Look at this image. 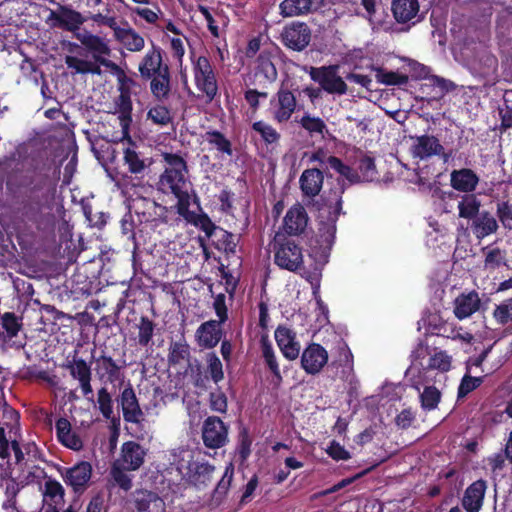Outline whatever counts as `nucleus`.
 I'll return each mask as SVG.
<instances>
[{
	"label": "nucleus",
	"instance_id": "nucleus-5",
	"mask_svg": "<svg viewBox=\"0 0 512 512\" xmlns=\"http://www.w3.org/2000/svg\"><path fill=\"white\" fill-rule=\"evenodd\" d=\"M19 432V413L12 408L4 409L0 423V458L7 460V470L11 465L10 448L14 453L15 464L20 465L24 460V454L17 440Z\"/></svg>",
	"mask_w": 512,
	"mask_h": 512
},
{
	"label": "nucleus",
	"instance_id": "nucleus-14",
	"mask_svg": "<svg viewBox=\"0 0 512 512\" xmlns=\"http://www.w3.org/2000/svg\"><path fill=\"white\" fill-rule=\"evenodd\" d=\"M280 41L286 48L301 52L311 41V29L305 22L293 21L283 27Z\"/></svg>",
	"mask_w": 512,
	"mask_h": 512
},
{
	"label": "nucleus",
	"instance_id": "nucleus-64",
	"mask_svg": "<svg viewBox=\"0 0 512 512\" xmlns=\"http://www.w3.org/2000/svg\"><path fill=\"white\" fill-rule=\"evenodd\" d=\"M493 317L499 325H506L512 322V297L496 305Z\"/></svg>",
	"mask_w": 512,
	"mask_h": 512
},
{
	"label": "nucleus",
	"instance_id": "nucleus-32",
	"mask_svg": "<svg viewBox=\"0 0 512 512\" xmlns=\"http://www.w3.org/2000/svg\"><path fill=\"white\" fill-rule=\"evenodd\" d=\"M487 489V482L478 479L471 483L465 490L462 498V506L467 512H479L483 505Z\"/></svg>",
	"mask_w": 512,
	"mask_h": 512
},
{
	"label": "nucleus",
	"instance_id": "nucleus-38",
	"mask_svg": "<svg viewBox=\"0 0 512 512\" xmlns=\"http://www.w3.org/2000/svg\"><path fill=\"white\" fill-rule=\"evenodd\" d=\"M480 304L479 295L475 290L461 293L454 301V315L459 320L466 319L479 310Z\"/></svg>",
	"mask_w": 512,
	"mask_h": 512
},
{
	"label": "nucleus",
	"instance_id": "nucleus-55",
	"mask_svg": "<svg viewBox=\"0 0 512 512\" xmlns=\"http://www.w3.org/2000/svg\"><path fill=\"white\" fill-rule=\"evenodd\" d=\"M65 64L68 68L74 69L76 73L80 74H100L101 69L99 66L93 64L90 61L80 59L76 56L67 55L65 57Z\"/></svg>",
	"mask_w": 512,
	"mask_h": 512
},
{
	"label": "nucleus",
	"instance_id": "nucleus-10",
	"mask_svg": "<svg viewBox=\"0 0 512 512\" xmlns=\"http://www.w3.org/2000/svg\"><path fill=\"white\" fill-rule=\"evenodd\" d=\"M278 78L276 58L270 51H262L257 56L253 69L248 77L249 85L267 89Z\"/></svg>",
	"mask_w": 512,
	"mask_h": 512
},
{
	"label": "nucleus",
	"instance_id": "nucleus-19",
	"mask_svg": "<svg viewBox=\"0 0 512 512\" xmlns=\"http://www.w3.org/2000/svg\"><path fill=\"white\" fill-rule=\"evenodd\" d=\"M126 367L125 360H114L111 356L102 351L96 359V372L100 379H106L109 383L123 382Z\"/></svg>",
	"mask_w": 512,
	"mask_h": 512
},
{
	"label": "nucleus",
	"instance_id": "nucleus-11",
	"mask_svg": "<svg viewBox=\"0 0 512 512\" xmlns=\"http://www.w3.org/2000/svg\"><path fill=\"white\" fill-rule=\"evenodd\" d=\"M201 438L208 449L222 448L229 442V425L218 416H208L202 423Z\"/></svg>",
	"mask_w": 512,
	"mask_h": 512
},
{
	"label": "nucleus",
	"instance_id": "nucleus-6",
	"mask_svg": "<svg viewBox=\"0 0 512 512\" xmlns=\"http://www.w3.org/2000/svg\"><path fill=\"white\" fill-rule=\"evenodd\" d=\"M189 185L186 174L176 171H164L158 181L159 191L164 194H172L177 199L176 210L180 216H186L189 213Z\"/></svg>",
	"mask_w": 512,
	"mask_h": 512
},
{
	"label": "nucleus",
	"instance_id": "nucleus-33",
	"mask_svg": "<svg viewBox=\"0 0 512 512\" xmlns=\"http://www.w3.org/2000/svg\"><path fill=\"white\" fill-rule=\"evenodd\" d=\"M133 502L136 512H166L164 500L152 491H135Z\"/></svg>",
	"mask_w": 512,
	"mask_h": 512
},
{
	"label": "nucleus",
	"instance_id": "nucleus-26",
	"mask_svg": "<svg viewBox=\"0 0 512 512\" xmlns=\"http://www.w3.org/2000/svg\"><path fill=\"white\" fill-rule=\"evenodd\" d=\"M223 330L216 320L203 322L196 330L195 339L202 349H213L222 340Z\"/></svg>",
	"mask_w": 512,
	"mask_h": 512
},
{
	"label": "nucleus",
	"instance_id": "nucleus-46",
	"mask_svg": "<svg viewBox=\"0 0 512 512\" xmlns=\"http://www.w3.org/2000/svg\"><path fill=\"white\" fill-rule=\"evenodd\" d=\"M357 171L361 176V182H372L378 179V171L375 164V158L369 153L359 150Z\"/></svg>",
	"mask_w": 512,
	"mask_h": 512
},
{
	"label": "nucleus",
	"instance_id": "nucleus-54",
	"mask_svg": "<svg viewBox=\"0 0 512 512\" xmlns=\"http://www.w3.org/2000/svg\"><path fill=\"white\" fill-rule=\"evenodd\" d=\"M301 127L306 130L311 136L321 135L324 137V133L327 132V126L323 119L320 117L311 116L306 113L302 116L299 121Z\"/></svg>",
	"mask_w": 512,
	"mask_h": 512
},
{
	"label": "nucleus",
	"instance_id": "nucleus-23",
	"mask_svg": "<svg viewBox=\"0 0 512 512\" xmlns=\"http://www.w3.org/2000/svg\"><path fill=\"white\" fill-rule=\"evenodd\" d=\"M48 18L53 26L69 32H76L87 20L80 12L64 5H59L58 11H50Z\"/></svg>",
	"mask_w": 512,
	"mask_h": 512
},
{
	"label": "nucleus",
	"instance_id": "nucleus-29",
	"mask_svg": "<svg viewBox=\"0 0 512 512\" xmlns=\"http://www.w3.org/2000/svg\"><path fill=\"white\" fill-rule=\"evenodd\" d=\"M324 173L318 168H308L302 172L299 185L303 197L313 199L319 195L323 187Z\"/></svg>",
	"mask_w": 512,
	"mask_h": 512
},
{
	"label": "nucleus",
	"instance_id": "nucleus-20",
	"mask_svg": "<svg viewBox=\"0 0 512 512\" xmlns=\"http://www.w3.org/2000/svg\"><path fill=\"white\" fill-rule=\"evenodd\" d=\"M327 362L328 352L318 343L309 344L302 352L301 367L307 374H318Z\"/></svg>",
	"mask_w": 512,
	"mask_h": 512
},
{
	"label": "nucleus",
	"instance_id": "nucleus-62",
	"mask_svg": "<svg viewBox=\"0 0 512 512\" xmlns=\"http://www.w3.org/2000/svg\"><path fill=\"white\" fill-rule=\"evenodd\" d=\"M209 408L213 412L220 414H226L228 410V399L226 394L217 387L214 391L209 394Z\"/></svg>",
	"mask_w": 512,
	"mask_h": 512
},
{
	"label": "nucleus",
	"instance_id": "nucleus-16",
	"mask_svg": "<svg viewBox=\"0 0 512 512\" xmlns=\"http://www.w3.org/2000/svg\"><path fill=\"white\" fill-rule=\"evenodd\" d=\"M273 118L278 123L287 122L296 110L297 100L292 91L281 87L271 99Z\"/></svg>",
	"mask_w": 512,
	"mask_h": 512
},
{
	"label": "nucleus",
	"instance_id": "nucleus-7",
	"mask_svg": "<svg viewBox=\"0 0 512 512\" xmlns=\"http://www.w3.org/2000/svg\"><path fill=\"white\" fill-rule=\"evenodd\" d=\"M274 263L283 270L298 272L304 267L302 247L294 240L275 237L273 243Z\"/></svg>",
	"mask_w": 512,
	"mask_h": 512
},
{
	"label": "nucleus",
	"instance_id": "nucleus-28",
	"mask_svg": "<svg viewBox=\"0 0 512 512\" xmlns=\"http://www.w3.org/2000/svg\"><path fill=\"white\" fill-rule=\"evenodd\" d=\"M276 343L283 356L288 360H295L300 353V345L296 341V333L290 328L279 325L274 333Z\"/></svg>",
	"mask_w": 512,
	"mask_h": 512
},
{
	"label": "nucleus",
	"instance_id": "nucleus-36",
	"mask_svg": "<svg viewBox=\"0 0 512 512\" xmlns=\"http://www.w3.org/2000/svg\"><path fill=\"white\" fill-rule=\"evenodd\" d=\"M95 276H88L86 268H77L75 273L67 281L66 286L70 288L71 293L76 298L89 296L94 290Z\"/></svg>",
	"mask_w": 512,
	"mask_h": 512
},
{
	"label": "nucleus",
	"instance_id": "nucleus-39",
	"mask_svg": "<svg viewBox=\"0 0 512 512\" xmlns=\"http://www.w3.org/2000/svg\"><path fill=\"white\" fill-rule=\"evenodd\" d=\"M496 38L501 51L512 45V7L505 8L497 15Z\"/></svg>",
	"mask_w": 512,
	"mask_h": 512
},
{
	"label": "nucleus",
	"instance_id": "nucleus-57",
	"mask_svg": "<svg viewBox=\"0 0 512 512\" xmlns=\"http://www.w3.org/2000/svg\"><path fill=\"white\" fill-rule=\"evenodd\" d=\"M252 130L259 133L266 145L276 144L280 140V134L271 125L264 121H256L252 124Z\"/></svg>",
	"mask_w": 512,
	"mask_h": 512
},
{
	"label": "nucleus",
	"instance_id": "nucleus-8",
	"mask_svg": "<svg viewBox=\"0 0 512 512\" xmlns=\"http://www.w3.org/2000/svg\"><path fill=\"white\" fill-rule=\"evenodd\" d=\"M410 138L413 140V144L410 148L413 158L425 160L433 156H438L444 163H447L459 151L458 148H449L445 150L439 139L433 135L424 134L420 136H411Z\"/></svg>",
	"mask_w": 512,
	"mask_h": 512
},
{
	"label": "nucleus",
	"instance_id": "nucleus-50",
	"mask_svg": "<svg viewBox=\"0 0 512 512\" xmlns=\"http://www.w3.org/2000/svg\"><path fill=\"white\" fill-rule=\"evenodd\" d=\"M328 165L330 169L345 177L351 184L361 183V176L358 171L346 165L340 158L331 156Z\"/></svg>",
	"mask_w": 512,
	"mask_h": 512
},
{
	"label": "nucleus",
	"instance_id": "nucleus-49",
	"mask_svg": "<svg viewBox=\"0 0 512 512\" xmlns=\"http://www.w3.org/2000/svg\"><path fill=\"white\" fill-rule=\"evenodd\" d=\"M205 140L209 145L216 148L217 151L228 156L233 155L231 141L220 131L210 130L205 133Z\"/></svg>",
	"mask_w": 512,
	"mask_h": 512
},
{
	"label": "nucleus",
	"instance_id": "nucleus-59",
	"mask_svg": "<svg viewBox=\"0 0 512 512\" xmlns=\"http://www.w3.org/2000/svg\"><path fill=\"white\" fill-rule=\"evenodd\" d=\"M234 476V466L232 463H229L225 471L223 473L222 478L217 483L214 491H213V498L216 500H222L226 494L228 493V490L231 486L232 480Z\"/></svg>",
	"mask_w": 512,
	"mask_h": 512
},
{
	"label": "nucleus",
	"instance_id": "nucleus-61",
	"mask_svg": "<svg viewBox=\"0 0 512 512\" xmlns=\"http://www.w3.org/2000/svg\"><path fill=\"white\" fill-rule=\"evenodd\" d=\"M148 119L154 124L166 126L172 122L170 110L164 105H155L151 107L147 113Z\"/></svg>",
	"mask_w": 512,
	"mask_h": 512
},
{
	"label": "nucleus",
	"instance_id": "nucleus-34",
	"mask_svg": "<svg viewBox=\"0 0 512 512\" xmlns=\"http://www.w3.org/2000/svg\"><path fill=\"white\" fill-rule=\"evenodd\" d=\"M145 449L135 441L124 442L121 446V459L125 470L134 471L144 463Z\"/></svg>",
	"mask_w": 512,
	"mask_h": 512
},
{
	"label": "nucleus",
	"instance_id": "nucleus-35",
	"mask_svg": "<svg viewBox=\"0 0 512 512\" xmlns=\"http://www.w3.org/2000/svg\"><path fill=\"white\" fill-rule=\"evenodd\" d=\"M479 180V176L470 168L455 169L450 174L451 187L464 194L473 193Z\"/></svg>",
	"mask_w": 512,
	"mask_h": 512
},
{
	"label": "nucleus",
	"instance_id": "nucleus-41",
	"mask_svg": "<svg viewBox=\"0 0 512 512\" xmlns=\"http://www.w3.org/2000/svg\"><path fill=\"white\" fill-rule=\"evenodd\" d=\"M391 10L396 22L404 24L419 12L418 0H393Z\"/></svg>",
	"mask_w": 512,
	"mask_h": 512
},
{
	"label": "nucleus",
	"instance_id": "nucleus-63",
	"mask_svg": "<svg viewBox=\"0 0 512 512\" xmlns=\"http://www.w3.org/2000/svg\"><path fill=\"white\" fill-rule=\"evenodd\" d=\"M483 383V377H473L468 372L462 377L457 390V398L466 397L469 393L476 390Z\"/></svg>",
	"mask_w": 512,
	"mask_h": 512
},
{
	"label": "nucleus",
	"instance_id": "nucleus-30",
	"mask_svg": "<svg viewBox=\"0 0 512 512\" xmlns=\"http://www.w3.org/2000/svg\"><path fill=\"white\" fill-rule=\"evenodd\" d=\"M308 224V215L301 205L290 207L283 219V229L290 236H297L303 233Z\"/></svg>",
	"mask_w": 512,
	"mask_h": 512
},
{
	"label": "nucleus",
	"instance_id": "nucleus-58",
	"mask_svg": "<svg viewBox=\"0 0 512 512\" xmlns=\"http://www.w3.org/2000/svg\"><path fill=\"white\" fill-rule=\"evenodd\" d=\"M138 344L147 347L152 341L155 323L147 316H141L138 324Z\"/></svg>",
	"mask_w": 512,
	"mask_h": 512
},
{
	"label": "nucleus",
	"instance_id": "nucleus-47",
	"mask_svg": "<svg viewBox=\"0 0 512 512\" xmlns=\"http://www.w3.org/2000/svg\"><path fill=\"white\" fill-rule=\"evenodd\" d=\"M261 351L265 364L272 373L276 383L280 384L282 382V375L277 357L271 343L266 338L261 339Z\"/></svg>",
	"mask_w": 512,
	"mask_h": 512
},
{
	"label": "nucleus",
	"instance_id": "nucleus-44",
	"mask_svg": "<svg viewBox=\"0 0 512 512\" xmlns=\"http://www.w3.org/2000/svg\"><path fill=\"white\" fill-rule=\"evenodd\" d=\"M457 208L459 218L471 220L480 212L481 200L474 193H467L461 196Z\"/></svg>",
	"mask_w": 512,
	"mask_h": 512
},
{
	"label": "nucleus",
	"instance_id": "nucleus-18",
	"mask_svg": "<svg viewBox=\"0 0 512 512\" xmlns=\"http://www.w3.org/2000/svg\"><path fill=\"white\" fill-rule=\"evenodd\" d=\"M22 316L16 315L14 312H5L0 317V324L3 331L0 333L4 342L9 343L11 347L16 349L23 348L25 345V337L19 338V333L23 328Z\"/></svg>",
	"mask_w": 512,
	"mask_h": 512
},
{
	"label": "nucleus",
	"instance_id": "nucleus-48",
	"mask_svg": "<svg viewBox=\"0 0 512 512\" xmlns=\"http://www.w3.org/2000/svg\"><path fill=\"white\" fill-rule=\"evenodd\" d=\"M212 238L214 239V246L217 250L224 251L227 254H234L236 252L238 238L233 233L220 227Z\"/></svg>",
	"mask_w": 512,
	"mask_h": 512
},
{
	"label": "nucleus",
	"instance_id": "nucleus-9",
	"mask_svg": "<svg viewBox=\"0 0 512 512\" xmlns=\"http://www.w3.org/2000/svg\"><path fill=\"white\" fill-rule=\"evenodd\" d=\"M62 368L69 372L73 380L78 381L83 397L93 402L91 365L79 356L78 350H74L72 354L66 357Z\"/></svg>",
	"mask_w": 512,
	"mask_h": 512
},
{
	"label": "nucleus",
	"instance_id": "nucleus-22",
	"mask_svg": "<svg viewBox=\"0 0 512 512\" xmlns=\"http://www.w3.org/2000/svg\"><path fill=\"white\" fill-rule=\"evenodd\" d=\"M92 476V466L89 462L81 461L73 467L67 468L62 474L64 482L71 486L75 493H83Z\"/></svg>",
	"mask_w": 512,
	"mask_h": 512
},
{
	"label": "nucleus",
	"instance_id": "nucleus-42",
	"mask_svg": "<svg viewBox=\"0 0 512 512\" xmlns=\"http://www.w3.org/2000/svg\"><path fill=\"white\" fill-rule=\"evenodd\" d=\"M34 320L37 321L34 323L36 325L34 330L44 333L52 332L56 325L57 310L51 305H41L38 311L34 309Z\"/></svg>",
	"mask_w": 512,
	"mask_h": 512
},
{
	"label": "nucleus",
	"instance_id": "nucleus-37",
	"mask_svg": "<svg viewBox=\"0 0 512 512\" xmlns=\"http://www.w3.org/2000/svg\"><path fill=\"white\" fill-rule=\"evenodd\" d=\"M471 231L478 240L497 232L499 225L496 218L489 211H481L471 219Z\"/></svg>",
	"mask_w": 512,
	"mask_h": 512
},
{
	"label": "nucleus",
	"instance_id": "nucleus-24",
	"mask_svg": "<svg viewBox=\"0 0 512 512\" xmlns=\"http://www.w3.org/2000/svg\"><path fill=\"white\" fill-rule=\"evenodd\" d=\"M119 402L122 407L123 419L125 422L140 424L144 420V412L139 405L131 383H128L122 390Z\"/></svg>",
	"mask_w": 512,
	"mask_h": 512
},
{
	"label": "nucleus",
	"instance_id": "nucleus-45",
	"mask_svg": "<svg viewBox=\"0 0 512 512\" xmlns=\"http://www.w3.org/2000/svg\"><path fill=\"white\" fill-rule=\"evenodd\" d=\"M428 330L433 334L445 338L456 339L459 337L455 326L442 319L439 315H431L428 318Z\"/></svg>",
	"mask_w": 512,
	"mask_h": 512
},
{
	"label": "nucleus",
	"instance_id": "nucleus-52",
	"mask_svg": "<svg viewBox=\"0 0 512 512\" xmlns=\"http://www.w3.org/2000/svg\"><path fill=\"white\" fill-rule=\"evenodd\" d=\"M451 368V357L445 351L436 352L430 356L427 364L420 362V369L423 371L439 370L447 372Z\"/></svg>",
	"mask_w": 512,
	"mask_h": 512
},
{
	"label": "nucleus",
	"instance_id": "nucleus-25",
	"mask_svg": "<svg viewBox=\"0 0 512 512\" xmlns=\"http://www.w3.org/2000/svg\"><path fill=\"white\" fill-rule=\"evenodd\" d=\"M64 495V488L58 481L46 480L42 491L43 504L39 512H59L64 504Z\"/></svg>",
	"mask_w": 512,
	"mask_h": 512
},
{
	"label": "nucleus",
	"instance_id": "nucleus-51",
	"mask_svg": "<svg viewBox=\"0 0 512 512\" xmlns=\"http://www.w3.org/2000/svg\"><path fill=\"white\" fill-rule=\"evenodd\" d=\"M372 70L376 72V80L387 86L404 85L407 84L409 78L406 74H401L395 71H387L381 67L372 66Z\"/></svg>",
	"mask_w": 512,
	"mask_h": 512
},
{
	"label": "nucleus",
	"instance_id": "nucleus-60",
	"mask_svg": "<svg viewBox=\"0 0 512 512\" xmlns=\"http://www.w3.org/2000/svg\"><path fill=\"white\" fill-rule=\"evenodd\" d=\"M441 400V392L435 386H426L420 394V402L423 410L431 411L437 408Z\"/></svg>",
	"mask_w": 512,
	"mask_h": 512
},
{
	"label": "nucleus",
	"instance_id": "nucleus-2",
	"mask_svg": "<svg viewBox=\"0 0 512 512\" xmlns=\"http://www.w3.org/2000/svg\"><path fill=\"white\" fill-rule=\"evenodd\" d=\"M6 182L11 195L10 233L21 250L32 249V139L19 144L15 152L0 160V184Z\"/></svg>",
	"mask_w": 512,
	"mask_h": 512
},
{
	"label": "nucleus",
	"instance_id": "nucleus-17",
	"mask_svg": "<svg viewBox=\"0 0 512 512\" xmlns=\"http://www.w3.org/2000/svg\"><path fill=\"white\" fill-rule=\"evenodd\" d=\"M7 29H3V33L0 32V51H8L9 54L13 52L17 53L22 59L20 63V70L24 77L30 78L32 75V42L28 39H19V35H16L17 42L15 46L8 45L4 39L6 38Z\"/></svg>",
	"mask_w": 512,
	"mask_h": 512
},
{
	"label": "nucleus",
	"instance_id": "nucleus-40",
	"mask_svg": "<svg viewBox=\"0 0 512 512\" xmlns=\"http://www.w3.org/2000/svg\"><path fill=\"white\" fill-rule=\"evenodd\" d=\"M126 27H120L114 38L121 43L130 52H139L145 46L144 38L133 28L129 26L127 21H123Z\"/></svg>",
	"mask_w": 512,
	"mask_h": 512
},
{
	"label": "nucleus",
	"instance_id": "nucleus-3",
	"mask_svg": "<svg viewBox=\"0 0 512 512\" xmlns=\"http://www.w3.org/2000/svg\"><path fill=\"white\" fill-rule=\"evenodd\" d=\"M164 57V50L152 42L151 48L138 64L140 77L150 82V92L158 101L168 99L171 92V72Z\"/></svg>",
	"mask_w": 512,
	"mask_h": 512
},
{
	"label": "nucleus",
	"instance_id": "nucleus-31",
	"mask_svg": "<svg viewBox=\"0 0 512 512\" xmlns=\"http://www.w3.org/2000/svg\"><path fill=\"white\" fill-rule=\"evenodd\" d=\"M215 466L207 461H192L187 467V480L197 488L207 487L213 478Z\"/></svg>",
	"mask_w": 512,
	"mask_h": 512
},
{
	"label": "nucleus",
	"instance_id": "nucleus-21",
	"mask_svg": "<svg viewBox=\"0 0 512 512\" xmlns=\"http://www.w3.org/2000/svg\"><path fill=\"white\" fill-rule=\"evenodd\" d=\"M122 144L126 145L123 148V164L127 166L128 171L134 175L144 174L150 163L147 162L148 159L141 152L137 151L138 146L126 130Z\"/></svg>",
	"mask_w": 512,
	"mask_h": 512
},
{
	"label": "nucleus",
	"instance_id": "nucleus-1",
	"mask_svg": "<svg viewBox=\"0 0 512 512\" xmlns=\"http://www.w3.org/2000/svg\"><path fill=\"white\" fill-rule=\"evenodd\" d=\"M34 134V279L49 278L63 265L76 262L79 252L66 221L57 214L63 206L56 201L60 164L51 140Z\"/></svg>",
	"mask_w": 512,
	"mask_h": 512
},
{
	"label": "nucleus",
	"instance_id": "nucleus-15",
	"mask_svg": "<svg viewBox=\"0 0 512 512\" xmlns=\"http://www.w3.org/2000/svg\"><path fill=\"white\" fill-rule=\"evenodd\" d=\"M76 38L85 50L91 54L96 63L107 69L113 65L114 62L107 58L111 54V49L103 38L88 31L77 33Z\"/></svg>",
	"mask_w": 512,
	"mask_h": 512
},
{
	"label": "nucleus",
	"instance_id": "nucleus-43",
	"mask_svg": "<svg viewBox=\"0 0 512 512\" xmlns=\"http://www.w3.org/2000/svg\"><path fill=\"white\" fill-rule=\"evenodd\" d=\"M312 4V0H283L279 5L280 15L284 18L307 15Z\"/></svg>",
	"mask_w": 512,
	"mask_h": 512
},
{
	"label": "nucleus",
	"instance_id": "nucleus-27",
	"mask_svg": "<svg viewBox=\"0 0 512 512\" xmlns=\"http://www.w3.org/2000/svg\"><path fill=\"white\" fill-rule=\"evenodd\" d=\"M207 364L206 373L203 376L200 367L197 368V373L194 377V385L196 387H205V382L211 379L216 385L224 379L223 364L215 352H208L205 355Z\"/></svg>",
	"mask_w": 512,
	"mask_h": 512
},
{
	"label": "nucleus",
	"instance_id": "nucleus-13",
	"mask_svg": "<svg viewBox=\"0 0 512 512\" xmlns=\"http://www.w3.org/2000/svg\"><path fill=\"white\" fill-rule=\"evenodd\" d=\"M193 72L197 89L206 96L208 102L214 100L218 94V84L209 59L206 56H199Z\"/></svg>",
	"mask_w": 512,
	"mask_h": 512
},
{
	"label": "nucleus",
	"instance_id": "nucleus-53",
	"mask_svg": "<svg viewBox=\"0 0 512 512\" xmlns=\"http://www.w3.org/2000/svg\"><path fill=\"white\" fill-rule=\"evenodd\" d=\"M109 70L116 76L118 82V90H127L129 94L135 92V89H140V84L133 78L126 75L125 71L115 62L110 66Z\"/></svg>",
	"mask_w": 512,
	"mask_h": 512
},
{
	"label": "nucleus",
	"instance_id": "nucleus-4",
	"mask_svg": "<svg viewBox=\"0 0 512 512\" xmlns=\"http://www.w3.org/2000/svg\"><path fill=\"white\" fill-rule=\"evenodd\" d=\"M346 190L343 179H337V186L330 189L327 196L323 198L328 207V217L326 221H320L317 233V242L325 250H330L336 237V222L342 212V196Z\"/></svg>",
	"mask_w": 512,
	"mask_h": 512
},
{
	"label": "nucleus",
	"instance_id": "nucleus-12",
	"mask_svg": "<svg viewBox=\"0 0 512 512\" xmlns=\"http://www.w3.org/2000/svg\"><path fill=\"white\" fill-rule=\"evenodd\" d=\"M338 69V65L311 67L309 75L328 94L344 95L348 87L343 78L338 75Z\"/></svg>",
	"mask_w": 512,
	"mask_h": 512
},
{
	"label": "nucleus",
	"instance_id": "nucleus-56",
	"mask_svg": "<svg viewBox=\"0 0 512 512\" xmlns=\"http://www.w3.org/2000/svg\"><path fill=\"white\" fill-rule=\"evenodd\" d=\"M190 357V347L186 342H173L170 345L168 353V362L170 365H179Z\"/></svg>",
	"mask_w": 512,
	"mask_h": 512
}]
</instances>
